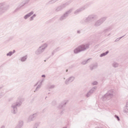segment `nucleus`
Masks as SVG:
<instances>
[{
    "mask_svg": "<svg viewBox=\"0 0 128 128\" xmlns=\"http://www.w3.org/2000/svg\"><path fill=\"white\" fill-rule=\"evenodd\" d=\"M98 15L94 14H90L88 16L84 18L83 20H82L80 22V24H90V22H92L96 20H98Z\"/></svg>",
    "mask_w": 128,
    "mask_h": 128,
    "instance_id": "obj_1",
    "label": "nucleus"
},
{
    "mask_svg": "<svg viewBox=\"0 0 128 128\" xmlns=\"http://www.w3.org/2000/svg\"><path fill=\"white\" fill-rule=\"evenodd\" d=\"M88 48H90L89 44H83L76 47L74 50V52L75 54H80V52H84V50H88Z\"/></svg>",
    "mask_w": 128,
    "mask_h": 128,
    "instance_id": "obj_2",
    "label": "nucleus"
},
{
    "mask_svg": "<svg viewBox=\"0 0 128 128\" xmlns=\"http://www.w3.org/2000/svg\"><path fill=\"white\" fill-rule=\"evenodd\" d=\"M20 106H22V102L20 100L13 103L11 106L12 114H18V108H20Z\"/></svg>",
    "mask_w": 128,
    "mask_h": 128,
    "instance_id": "obj_3",
    "label": "nucleus"
},
{
    "mask_svg": "<svg viewBox=\"0 0 128 128\" xmlns=\"http://www.w3.org/2000/svg\"><path fill=\"white\" fill-rule=\"evenodd\" d=\"M10 9V5L6 4L5 2L0 3V16H2L6 10Z\"/></svg>",
    "mask_w": 128,
    "mask_h": 128,
    "instance_id": "obj_4",
    "label": "nucleus"
},
{
    "mask_svg": "<svg viewBox=\"0 0 128 128\" xmlns=\"http://www.w3.org/2000/svg\"><path fill=\"white\" fill-rule=\"evenodd\" d=\"M48 44L46 43L44 44H42L36 51L35 54L36 56H40V54H42V52H44L46 48H48Z\"/></svg>",
    "mask_w": 128,
    "mask_h": 128,
    "instance_id": "obj_5",
    "label": "nucleus"
},
{
    "mask_svg": "<svg viewBox=\"0 0 128 128\" xmlns=\"http://www.w3.org/2000/svg\"><path fill=\"white\" fill-rule=\"evenodd\" d=\"M114 90H110L108 92L103 96V100H110L111 98H114Z\"/></svg>",
    "mask_w": 128,
    "mask_h": 128,
    "instance_id": "obj_6",
    "label": "nucleus"
},
{
    "mask_svg": "<svg viewBox=\"0 0 128 128\" xmlns=\"http://www.w3.org/2000/svg\"><path fill=\"white\" fill-rule=\"evenodd\" d=\"M74 10L73 8H70L69 10H67L66 12H65L62 16H60V20L61 22H62V20H66V18H68V16L72 12V11Z\"/></svg>",
    "mask_w": 128,
    "mask_h": 128,
    "instance_id": "obj_7",
    "label": "nucleus"
},
{
    "mask_svg": "<svg viewBox=\"0 0 128 128\" xmlns=\"http://www.w3.org/2000/svg\"><path fill=\"white\" fill-rule=\"evenodd\" d=\"M107 18V16H104L97 20L94 24V26H96V28L100 26H102V24L106 20Z\"/></svg>",
    "mask_w": 128,
    "mask_h": 128,
    "instance_id": "obj_8",
    "label": "nucleus"
},
{
    "mask_svg": "<svg viewBox=\"0 0 128 128\" xmlns=\"http://www.w3.org/2000/svg\"><path fill=\"white\" fill-rule=\"evenodd\" d=\"M70 4V2L68 1L66 2V3H64L60 6H58L57 8H56L55 10V12H62L64 8H66V6H68Z\"/></svg>",
    "mask_w": 128,
    "mask_h": 128,
    "instance_id": "obj_9",
    "label": "nucleus"
},
{
    "mask_svg": "<svg viewBox=\"0 0 128 128\" xmlns=\"http://www.w3.org/2000/svg\"><path fill=\"white\" fill-rule=\"evenodd\" d=\"M38 116V113H35L32 115H30L27 120L28 122H34Z\"/></svg>",
    "mask_w": 128,
    "mask_h": 128,
    "instance_id": "obj_10",
    "label": "nucleus"
},
{
    "mask_svg": "<svg viewBox=\"0 0 128 128\" xmlns=\"http://www.w3.org/2000/svg\"><path fill=\"white\" fill-rule=\"evenodd\" d=\"M86 8H87L86 6H84L79 8L78 9H77L74 12V14H80V12H82L83 10H86Z\"/></svg>",
    "mask_w": 128,
    "mask_h": 128,
    "instance_id": "obj_11",
    "label": "nucleus"
},
{
    "mask_svg": "<svg viewBox=\"0 0 128 128\" xmlns=\"http://www.w3.org/2000/svg\"><path fill=\"white\" fill-rule=\"evenodd\" d=\"M74 76H70L69 78H68L67 80H66L65 81V84H70V82H72L74 80Z\"/></svg>",
    "mask_w": 128,
    "mask_h": 128,
    "instance_id": "obj_12",
    "label": "nucleus"
},
{
    "mask_svg": "<svg viewBox=\"0 0 128 128\" xmlns=\"http://www.w3.org/2000/svg\"><path fill=\"white\" fill-rule=\"evenodd\" d=\"M112 30V27L111 26H108V28H104L103 30V34H104V36L105 34H108V32H110V30Z\"/></svg>",
    "mask_w": 128,
    "mask_h": 128,
    "instance_id": "obj_13",
    "label": "nucleus"
},
{
    "mask_svg": "<svg viewBox=\"0 0 128 128\" xmlns=\"http://www.w3.org/2000/svg\"><path fill=\"white\" fill-rule=\"evenodd\" d=\"M66 104H68V102L66 101H64L63 102H62L61 104H60L58 106V108H59V110H62V108H64V106H66Z\"/></svg>",
    "mask_w": 128,
    "mask_h": 128,
    "instance_id": "obj_14",
    "label": "nucleus"
},
{
    "mask_svg": "<svg viewBox=\"0 0 128 128\" xmlns=\"http://www.w3.org/2000/svg\"><path fill=\"white\" fill-rule=\"evenodd\" d=\"M34 11H32L31 12L28 13V14H26V15H25L24 16V20H28V18H30V16H32V14H34Z\"/></svg>",
    "mask_w": 128,
    "mask_h": 128,
    "instance_id": "obj_15",
    "label": "nucleus"
},
{
    "mask_svg": "<svg viewBox=\"0 0 128 128\" xmlns=\"http://www.w3.org/2000/svg\"><path fill=\"white\" fill-rule=\"evenodd\" d=\"M24 6V5H22L20 4L19 5L13 12V14H16V12H20V9Z\"/></svg>",
    "mask_w": 128,
    "mask_h": 128,
    "instance_id": "obj_16",
    "label": "nucleus"
},
{
    "mask_svg": "<svg viewBox=\"0 0 128 128\" xmlns=\"http://www.w3.org/2000/svg\"><path fill=\"white\" fill-rule=\"evenodd\" d=\"M22 126H24V122L20 120L19 121L18 124L16 128H22Z\"/></svg>",
    "mask_w": 128,
    "mask_h": 128,
    "instance_id": "obj_17",
    "label": "nucleus"
},
{
    "mask_svg": "<svg viewBox=\"0 0 128 128\" xmlns=\"http://www.w3.org/2000/svg\"><path fill=\"white\" fill-rule=\"evenodd\" d=\"M98 87L96 86L93 87L92 88L90 89V90L89 91V92L92 94H94V92H96V88Z\"/></svg>",
    "mask_w": 128,
    "mask_h": 128,
    "instance_id": "obj_18",
    "label": "nucleus"
},
{
    "mask_svg": "<svg viewBox=\"0 0 128 128\" xmlns=\"http://www.w3.org/2000/svg\"><path fill=\"white\" fill-rule=\"evenodd\" d=\"M42 84L40 83H39V84L37 86L36 90H34V92H38V90H40V88H42Z\"/></svg>",
    "mask_w": 128,
    "mask_h": 128,
    "instance_id": "obj_19",
    "label": "nucleus"
},
{
    "mask_svg": "<svg viewBox=\"0 0 128 128\" xmlns=\"http://www.w3.org/2000/svg\"><path fill=\"white\" fill-rule=\"evenodd\" d=\"M28 59V56H25L22 58H20V62H26V60Z\"/></svg>",
    "mask_w": 128,
    "mask_h": 128,
    "instance_id": "obj_20",
    "label": "nucleus"
},
{
    "mask_svg": "<svg viewBox=\"0 0 128 128\" xmlns=\"http://www.w3.org/2000/svg\"><path fill=\"white\" fill-rule=\"evenodd\" d=\"M96 68H98V64H94L90 66V70H96Z\"/></svg>",
    "mask_w": 128,
    "mask_h": 128,
    "instance_id": "obj_21",
    "label": "nucleus"
},
{
    "mask_svg": "<svg viewBox=\"0 0 128 128\" xmlns=\"http://www.w3.org/2000/svg\"><path fill=\"white\" fill-rule=\"evenodd\" d=\"M108 52H110V51L107 50L106 52L101 54L100 56V58H102V56H106V54H108Z\"/></svg>",
    "mask_w": 128,
    "mask_h": 128,
    "instance_id": "obj_22",
    "label": "nucleus"
},
{
    "mask_svg": "<svg viewBox=\"0 0 128 128\" xmlns=\"http://www.w3.org/2000/svg\"><path fill=\"white\" fill-rule=\"evenodd\" d=\"M124 112H128V102L126 103V105L124 108Z\"/></svg>",
    "mask_w": 128,
    "mask_h": 128,
    "instance_id": "obj_23",
    "label": "nucleus"
},
{
    "mask_svg": "<svg viewBox=\"0 0 128 128\" xmlns=\"http://www.w3.org/2000/svg\"><path fill=\"white\" fill-rule=\"evenodd\" d=\"M92 60V58H90L88 59L87 60L82 61L81 63L82 64H88V60Z\"/></svg>",
    "mask_w": 128,
    "mask_h": 128,
    "instance_id": "obj_24",
    "label": "nucleus"
},
{
    "mask_svg": "<svg viewBox=\"0 0 128 128\" xmlns=\"http://www.w3.org/2000/svg\"><path fill=\"white\" fill-rule=\"evenodd\" d=\"M28 2H30V0H26L21 4V6H24V4H28Z\"/></svg>",
    "mask_w": 128,
    "mask_h": 128,
    "instance_id": "obj_25",
    "label": "nucleus"
},
{
    "mask_svg": "<svg viewBox=\"0 0 128 128\" xmlns=\"http://www.w3.org/2000/svg\"><path fill=\"white\" fill-rule=\"evenodd\" d=\"M48 88L50 90H52V88H56V86L55 85H48Z\"/></svg>",
    "mask_w": 128,
    "mask_h": 128,
    "instance_id": "obj_26",
    "label": "nucleus"
},
{
    "mask_svg": "<svg viewBox=\"0 0 128 128\" xmlns=\"http://www.w3.org/2000/svg\"><path fill=\"white\" fill-rule=\"evenodd\" d=\"M36 14H33V15L30 18V22H32V20H34V18H36Z\"/></svg>",
    "mask_w": 128,
    "mask_h": 128,
    "instance_id": "obj_27",
    "label": "nucleus"
},
{
    "mask_svg": "<svg viewBox=\"0 0 128 128\" xmlns=\"http://www.w3.org/2000/svg\"><path fill=\"white\" fill-rule=\"evenodd\" d=\"M113 68H118V64L114 62L112 64Z\"/></svg>",
    "mask_w": 128,
    "mask_h": 128,
    "instance_id": "obj_28",
    "label": "nucleus"
},
{
    "mask_svg": "<svg viewBox=\"0 0 128 128\" xmlns=\"http://www.w3.org/2000/svg\"><path fill=\"white\" fill-rule=\"evenodd\" d=\"M38 126H40V123H36L34 124L33 128H38Z\"/></svg>",
    "mask_w": 128,
    "mask_h": 128,
    "instance_id": "obj_29",
    "label": "nucleus"
},
{
    "mask_svg": "<svg viewBox=\"0 0 128 128\" xmlns=\"http://www.w3.org/2000/svg\"><path fill=\"white\" fill-rule=\"evenodd\" d=\"M12 52L10 51L6 54V56H12Z\"/></svg>",
    "mask_w": 128,
    "mask_h": 128,
    "instance_id": "obj_30",
    "label": "nucleus"
},
{
    "mask_svg": "<svg viewBox=\"0 0 128 128\" xmlns=\"http://www.w3.org/2000/svg\"><path fill=\"white\" fill-rule=\"evenodd\" d=\"M124 36H123L119 38H117L116 40H115V42H118V40H122V38H124Z\"/></svg>",
    "mask_w": 128,
    "mask_h": 128,
    "instance_id": "obj_31",
    "label": "nucleus"
},
{
    "mask_svg": "<svg viewBox=\"0 0 128 128\" xmlns=\"http://www.w3.org/2000/svg\"><path fill=\"white\" fill-rule=\"evenodd\" d=\"M52 106H56V101L53 100L52 102Z\"/></svg>",
    "mask_w": 128,
    "mask_h": 128,
    "instance_id": "obj_32",
    "label": "nucleus"
},
{
    "mask_svg": "<svg viewBox=\"0 0 128 128\" xmlns=\"http://www.w3.org/2000/svg\"><path fill=\"white\" fill-rule=\"evenodd\" d=\"M48 4H54V2L52 1V0H50V1H48Z\"/></svg>",
    "mask_w": 128,
    "mask_h": 128,
    "instance_id": "obj_33",
    "label": "nucleus"
},
{
    "mask_svg": "<svg viewBox=\"0 0 128 128\" xmlns=\"http://www.w3.org/2000/svg\"><path fill=\"white\" fill-rule=\"evenodd\" d=\"M92 94H91V93H90V92H88L86 94V98H90V96H92Z\"/></svg>",
    "mask_w": 128,
    "mask_h": 128,
    "instance_id": "obj_34",
    "label": "nucleus"
},
{
    "mask_svg": "<svg viewBox=\"0 0 128 128\" xmlns=\"http://www.w3.org/2000/svg\"><path fill=\"white\" fill-rule=\"evenodd\" d=\"M98 82L96 81H94L93 82H92V86H98Z\"/></svg>",
    "mask_w": 128,
    "mask_h": 128,
    "instance_id": "obj_35",
    "label": "nucleus"
},
{
    "mask_svg": "<svg viewBox=\"0 0 128 128\" xmlns=\"http://www.w3.org/2000/svg\"><path fill=\"white\" fill-rule=\"evenodd\" d=\"M114 118H117L118 122H120V117L118 115H115Z\"/></svg>",
    "mask_w": 128,
    "mask_h": 128,
    "instance_id": "obj_36",
    "label": "nucleus"
},
{
    "mask_svg": "<svg viewBox=\"0 0 128 128\" xmlns=\"http://www.w3.org/2000/svg\"><path fill=\"white\" fill-rule=\"evenodd\" d=\"M44 79L43 78L41 81H39L40 84H42V82H44Z\"/></svg>",
    "mask_w": 128,
    "mask_h": 128,
    "instance_id": "obj_37",
    "label": "nucleus"
},
{
    "mask_svg": "<svg viewBox=\"0 0 128 128\" xmlns=\"http://www.w3.org/2000/svg\"><path fill=\"white\" fill-rule=\"evenodd\" d=\"M111 34L109 33L108 34H106L104 35L105 36H110Z\"/></svg>",
    "mask_w": 128,
    "mask_h": 128,
    "instance_id": "obj_38",
    "label": "nucleus"
},
{
    "mask_svg": "<svg viewBox=\"0 0 128 128\" xmlns=\"http://www.w3.org/2000/svg\"><path fill=\"white\" fill-rule=\"evenodd\" d=\"M52 1L53 2L54 4H56V2H58V0H52Z\"/></svg>",
    "mask_w": 128,
    "mask_h": 128,
    "instance_id": "obj_39",
    "label": "nucleus"
},
{
    "mask_svg": "<svg viewBox=\"0 0 128 128\" xmlns=\"http://www.w3.org/2000/svg\"><path fill=\"white\" fill-rule=\"evenodd\" d=\"M39 83H40V82H38L36 84L34 85V86H38V84Z\"/></svg>",
    "mask_w": 128,
    "mask_h": 128,
    "instance_id": "obj_40",
    "label": "nucleus"
},
{
    "mask_svg": "<svg viewBox=\"0 0 128 128\" xmlns=\"http://www.w3.org/2000/svg\"><path fill=\"white\" fill-rule=\"evenodd\" d=\"M16 52V50H13V52H12V54H14Z\"/></svg>",
    "mask_w": 128,
    "mask_h": 128,
    "instance_id": "obj_41",
    "label": "nucleus"
},
{
    "mask_svg": "<svg viewBox=\"0 0 128 128\" xmlns=\"http://www.w3.org/2000/svg\"><path fill=\"white\" fill-rule=\"evenodd\" d=\"M42 78H46V75L44 74L42 75Z\"/></svg>",
    "mask_w": 128,
    "mask_h": 128,
    "instance_id": "obj_42",
    "label": "nucleus"
},
{
    "mask_svg": "<svg viewBox=\"0 0 128 128\" xmlns=\"http://www.w3.org/2000/svg\"><path fill=\"white\" fill-rule=\"evenodd\" d=\"M0 128H6L4 126H2Z\"/></svg>",
    "mask_w": 128,
    "mask_h": 128,
    "instance_id": "obj_43",
    "label": "nucleus"
},
{
    "mask_svg": "<svg viewBox=\"0 0 128 128\" xmlns=\"http://www.w3.org/2000/svg\"><path fill=\"white\" fill-rule=\"evenodd\" d=\"M77 32H78V34H80V30H78V31H77Z\"/></svg>",
    "mask_w": 128,
    "mask_h": 128,
    "instance_id": "obj_44",
    "label": "nucleus"
},
{
    "mask_svg": "<svg viewBox=\"0 0 128 128\" xmlns=\"http://www.w3.org/2000/svg\"><path fill=\"white\" fill-rule=\"evenodd\" d=\"M46 112V109H44V110H42V112Z\"/></svg>",
    "mask_w": 128,
    "mask_h": 128,
    "instance_id": "obj_45",
    "label": "nucleus"
},
{
    "mask_svg": "<svg viewBox=\"0 0 128 128\" xmlns=\"http://www.w3.org/2000/svg\"><path fill=\"white\" fill-rule=\"evenodd\" d=\"M54 52H52V56H54Z\"/></svg>",
    "mask_w": 128,
    "mask_h": 128,
    "instance_id": "obj_46",
    "label": "nucleus"
},
{
    "mask_svg": "<svg viewBox=\"0 0 128 128\" xmlns=\"http://www.w3.org/2000/svg\"><path fill=\"white\" fill-rule=\"evenodd\" d=\"M48 98V96H46V98H45V100H46V98Z\"/></svg>",
    "mask_w": 128,
    "mask_h": 128,
    "instance_id": "obj_47",
    "label": "nucleus"
},
{
    "mask_svg": "<svg viewBox=\"0 0 128 128\" xmlns=\"http://www.w3.org/2000/svg\"><path fill=\"white\" fill-rule=\"evenodd\" d=\"M0 88H2V87L0 88Z\"/></svg>",
    "mask_w": 128,
    "mask_h": 128,
    "instance_id": "obj_48",
    "label": "nucleus"
},
{
    "mask_svg": "<svg viewBox=\"0 0 128 128\" xmlns=\"http://www.w3.org/2000/svg\"><path fill=\"white\" fill-rule=\"evenodd\" d=\"M66 72H68V70H66Z\"/></svg>",
    "mask_w": 128,
    "mask_h": 128,
    "instance_id": "obj_49",
    "label": "nucleus"
},
{
    "mask_svg": "<svg viewBox=\"0 0 128 128\" xmlns=\"http://www.w3.org/2000/svg\"><path fill=\"white\" fill-rule=\"evenodd\" d=\"M58 1L60 0H58Z\"/></svg>",
    "mask_w": 128,
    "mask_h": 128,
    "instance_id": "obj_50",
    "label": "nucleus"
}]
</instances>
